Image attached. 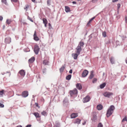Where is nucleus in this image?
Masks as SVG:
<instances>
[{
	"mask_svg": "<svg viewBox=\"0 0 127 127\" xmlns=\"http://www.w3.org/2000/svg\"><path fill=\"white\" fill-rule=\"evenodd\" d=\"M84 45V42L82 41H80L78 46L76 47V53L78 55H79L82 50V48L83 47Z\"/></svg>",
	"mask_w": 127,
	"mask_h": 127,
	"instance_id": "obj_1",
	"label": "nucleus"
},
{
	"mask_svg": "<svg viewBox=\"0 0 127 127\" xmlns=\"http://www.w3.org/2000/svg\"><path fill=\"white\" fill-rule=\"evenodd\" d=\"M115 109V107L113 105H111L110 107L109 108L107 111L106 113L107 117H109L112 114Z\"/></svg>",
	"mask_w": 127,
	"mask_h": 127,
	"instance_id": "obj_2",
	"label": "nucleus"
},
{
	"mask_svg": "<svg viewBox=\"0 0 127 127\" xmlns=\"http://www.w3.org/2000/svg\"><path fill=\"white\" fill-rule=\"evenodd\" d=\"M78 93V91L76 88L73 90H71L69 92L70 96H72L74 95H77Z\"/></svg>",
	"mask_w": 127,
	"mask_h": 127,
	"instance_id": "obj_3",
	"label": "nucleus"
},
{
	"mask_svg": "<svg viewBox=\"0 0 127 127\" xmlns=\"http://www.w3.org/2000/svg\"><path fill=\"white\" fill-rule=\"evenodd\" d=\"M113 94L112 93L109 92H105L104 93L103 95L105 97L109 98L111 96L113 95Z\"/></svg>",
	"mask_w": 127,
	"mask_h": 127,
	"instance_id": "obj_4",
	"label": "nucleus"
},
{
	"mask_svg": "<svg viewBox=\"0 0 127 127\" xmlns=\"http://www.w3.org/2000/svg\"><path fill=\"white\" fill-rule=\"evenodd\" d=\"M33 115L35 117L37 120L38 121H40L41 120V116H40L38 112H35L33 114Z\"/></svg>",
	"mask_w": 127,
	"mask_h": 127,
	"instance_id": "obj_5",
	"label": "nucleus"
},
{
	"mask_svg": "<svg viewBox=\"0 0 127 127\" xmlns=\"http://www.w3.org/2000/svg\"><path fill=\"white\" fill-rule=\"evenodd\" d=\"M39 50V49L38 45H35L34 50L36 54H38Z\"/></svg>",
	"mask_w": 127,
	"mask_h": 127,
	"instance_id": "obj_6",
	"label": "nucleus"
},
{
	"mask_svg": "<svg viewBox=\"0 0 127 127\" xmlns=\"http://www.w3.org/2000/svg\"><path fill=\"white\" fill-rule=\"evenodd\" d=\"M90 97L89 95L87 96L83 99V102L85 103L89 101L90 99Z\"/></svg>",
	"mask_w": 127,
	"mask_h": 127,
	"instance_id": "obj_7",
	"label": "nucleus"
},
{
	"mask_svg": "<svg viewBox=\"0 0 127 127\" xmlns=\"http://www.w3.org/2000/svg\"><path fill=\"white\" fill-rule=\"evenodd\" d=\"M88 71L86 70H84L82 72V76L83 77H86L88 74Z\"/></svg>",
	"mask_w": 127,
	"mask_h": 127,
	"instance_id": "obj_8",
	"label": "nucleus"
},
{
	"mask_svg": "<svg viewBox=\"0 0 127 127\" xmlns=\"http://www.w3.org/2000/svg\"><path fill=\"white\" fill-rule=\"evenodd\" d=\"M28 95V92L27 91H25L23 92L22 93V95L24 97H26Z\"/></svg>",
	"mask_w": 127,
	"mask_h": 127,
	"instance_id": "obj_9",
	"label": "nucleus"
},
{
	"mask_svg": "<svg viewBox=\"0 0 127 127\" xmlns=\"http://www.w3.org/2000/svg\"><path fill=\"white\" fill-rule=\"evenodd\" d=\"M76 88L79 90H81L82 89V86L81 84L77 83L76 84Z\"/></svg>",
	"mask_w": 127,
	"mask_h": 127,
	"instance_id": "obj_10",
	"label": "nucleus"
},
{
	"mask_svg": "<svg viewBox=\"0 0 127 127\" xmlns=\"http://www.w3.org/2000/svg\"><path fill=\"white\" fill-rule=\"evenodd\" d=\"M21 76H22L24 77L25 75V72L24 70H20L19 72Z\"/></svg>",
	"mask_w": 127,
	"mask_h": 127,
	"instance_id": "obj_11",
	"label": "nucleus"
},
{
	"mask_svg": "<svg viewBox=\"0 0 127 127\" xmlns=\"http://www.w3.org/2000/svg\"><path fill=\"white\" fill-rule=\"evenodd\" d=\"M81 120L78 118L76 119L74 122V123L75 124H77L79 125L80 123Z\"/></svg>",
	"mask_w": 127,
	"mask_h": 127,
	"instance_id": "obj_12",
	"label": "nucleus"
},
{
	"mask_svg": "<svg viewBox=\"0 0 127 127\" xmlns=\"http://www.w3.org/2000/svg\"><path fill=\"white\" fill-rule=\"evenodd\" d=\"M5 41L7 43H9L11 42V38L10 37L6 38L5 40Z\"/></svg>",
	"mask_w": 127,
	"mask_h": 127,
	"instance_id": "obj_13",
	"label": "nucleus"
},
{
	"mask_svg": "<svg viewBox=\"0 0 127 127\" xmlns=\"http://www.w3.org/2000/svg\"><path fill=\"white\" fill-rule=\"evenodd\" d=\"M35 60V58L34 57H32L28 61L29 64H31L33 63Z\"/></svg>",
	"mask_w": 127,
	"mask_h": 127,
	"instance_id": "obj_14",
	"label": "nucleus"
},
{
	"mask_svg": "<svg viewBox=\"0 0 127 127\" xmlns=\"http://www.w3.org/2000/svg\"><path fill=\"white\" fill-rule=\"evenodd\" d=\"M78 114L77 113H73L71 114L70 116L71 118H74L78 116Z\"/></svg>",
	"mask_w": 127,
	"mask_h": 127,
	"instance_id": "obj_15",
	"label": "nucleus"
},
{
	"mask_svg": "<svg viewBox=\"0 0 127 127\" xmlns=\"http://www.w3.org/2000/svg\"><path fill=\"white\" fill-rule=\"evenodd\" d=\"M93 114H94V115H93L92 120L95 121L97 119V117L96 114V113L95 112H94Z\"/></svg>",
	"mask_w": 127,
	"mask_h": 127,
	"instance_id": "obj_16",
	"label": "nucleus"
},
{
	"mask_svg": "<svg viewBox=\"0 0 127 127\" xmlns=\"http://www.w3.org/2000/svg\"><path fill=\"white\" fill-rule=\"evenodd\" d=\"M43 23L44 24L45 27H47V19L45 18L43 19Z\"/></svg>",
	"mask_w": 127,
	"mask_h": 127,
	"instance_id": "obj_17",
	"label": "nucleus"
},
{
	"mask_svg": "<svg viewBox=\"0 0 127 127\" xmlns=\"http://www.w3.org/2000/svg\"><path fill=\"white\" fill-rule=\"evenodd\" d=\"M77 53H73L72 54V56L73 57L74 59H77V56L78 55Z\"/></svg>",
	"mask_w": 127,
	"mask_h": 127,
	"instance_id": "obj_18",
	"label": "nucleus"
},
{
	"mask_svg": "<svg viewBox=\"0 0 127 127\" xmlns=\"http://www.w3.org/2000/svg\"><path fill=\"white\" fill-rule=\"evenodd\" d=\"M34 40L36 41H38L39 40V38L37 37L36 34V32L35 31L34 34Z\"/></svg>",
	"mask_w": 127,
	"mask_h": 127,
	"instance_id": "obj_19",
	"label": "nucleus"
},
{
	"mask_svg": "<svg viewBox=\"0 0 127 127\" xmlns=\"http://www.w3.org/2000/svg\"><path fill=\"white\" fill-rule=\"evenodd\" d=\"M97 108L99 110H101L103 108L101 104H99L97 106Z\"/></svg>",
	"mask_w": 127,
	"mask_h": 127,
	"instance_id": "obj_20",
	"label": "nucleus"
},
{
	"mask_svg": "<svg viewBox=\"0 0 127 127\" xmlns=\"http://www.w3.org/2000/svg\"><path fill=\"white\" fill-rule=\"evenodd\" d=\"M65 10L66 12H67L70 11V8L68 6H65Z\"/></svg>",
	"mask_w": 127,
	"mask_h": 127,
	"instance_id": "obj_21",
	"label": "nucleus"
},
{
	"mask_svg": "<svg viewBox=\"0 0 127 127\" xmlns=\"http://www.w3.org/2000/svg\"><path fill=\"white\" fill-rule=\"evenodd\" d=\"M95 17H94L92 18L88 22V23L87 24V25L88 26H90V24L91 22V21L93 20V19L95 18Z\"/></svg>",
	"mask_w": 127,
	"mask_h": 127,
	"instance_id": "obj_22",
	"label": "nucleus"
},
{
	"mask_svg": "<svg viewBox=\"0 0 127 127\" xmlns=\"http://www.w3.org/2000/svg\"><path fill=\"white\" fill-rule=\"evenodd\" d=\"M106 85V84L105 83H104L103 84H101L100 85V88L101 89H102Z\"/></svg>",
	"mask_w": 127,
	"mask_h": 127,
	"instance_id": "obj_23",
	"label": "nucleus"
},
{
	"mask_svg": "<svg viewBox=\"0 0 127 127\" xmlns=\"http://www.w3.org/2000/svg\"><path fill=\"white\" fill-rule=\"evenodd\" d=\"M3 94H4V90H2L1 91H0V97L2 96Z\"/></svg>",
	"mask_w": 127,
	"mask_h": 127,
	"instance_id": "obj_24",
	"label": "nucleus"
},
{
	"mask_svg": "<svg viewBox=\"0 0 127 127\" xmlns=\"http://www.w3.org/2000/svg\"><path fill=\"white\" fill-rule=\"evenodd\" d=\"M110 61L112 64H113L114 63V59L113 57H111L110 59Z\"/></svg>",
	"mask_w": 127,
	"mask_h": 127,
	"instance_id": "obj_25",
	"label": "nucleus"
},
{
	"mask_svg": "<svg viewBox=\"0 0 127 127\" xmlns=\"http://www.w3.org/2000/svg\"><path fill=\"white\" fill-rule=\"evenodd\" d=\"M12 21L10 19H7L6 22L8 25H9L11 23Z\"/></svg>",
	"mask_w": 127,
	"mask_h": 127,
	"instance_id": "obj_26",
	"label": "nucleus"
},
{
	"mask_svg": "<svg viewBox=\"0 0 127 127\" xmlns=\"http://www.w3.org/2000/svg\"><path fill=\"white\" fill-rule=\"evenodd\" d=\"M41 114L44 116H47V114L45 111H43L41 112Z\"/></svg>",
	"mask_w": 127,
	"mask_h": 127,
	"instance_id": "obj_27",
	"label": "nucleus"
},
{
	"mask_svg": "<svg viewBox=\"0 0 127 127\" xmlns=\"http://www.w3.org/2000/svg\"><path fill=\"white\" fill-rule=\"evenodd\" d=\"M94 75L93 72H92L90 76L89 77V78L90 79H92L94 77Z\"/></svg>",
	"mask_w": 127,
	"mask_h": 127,
	"instance_id": "obj_28",
	"label": "nucleus"
},
{
	"mask_svg": "<svg viewBox=\"0 0 127 127\" xmlns=\"http://www.w3.org/2000/svg\"><path fill=\"white\" fill-rule=\"evenodd\" d=\"M65 68V66H63L60 69V72H62Z\"/></svg>",
	"mask_w": 127,
	"mask_h": 127,
	"instance_id": "obj_29",
	"label": "nucleus"
},
{
	"mask_svg": "<svg viewBox=\"0 0 127 127\" xmlns=\"http://www.w3.org/2000/svg\"><path fill=\"white\" fill-rule=\"evenodd\" d=\"M1 2L2 3H4L6 5H7V2L6 0H1Z\"/></svg>",
	"mask_w": 127,
	"mask_h": 127,
	"instance_id": "obj_30",
	"label": "nucleus"
},
{
	"mask_svg": "<svg viewBox=\"0 0 127 127\" xmlns=\"http://www.w3.org/2000/svg\"><path fill=\"white\" fill-rule=\"evenodd\" d=\"M71 77V75H69L67 76H66V79L67 80H69L70 79Z\"/></svg>",
	"mask_w": 127,
	"mask_h": 127,
	"instance_id": "obj_31",
	"label": "nucleus"
},
{
	"mask_svg": "<svg viewBox=\"0 0 127 127\" xmlns=\"http://www.w3.org/2000/svg\"><path fill=\"white\" fill-rule=\"evenodd\" d=\"M49 62L46 60H44L43 62V64L45 65H48Z\"/></svg>",
	"mask_w": 127,
	"mask_h": 127,
	"instance_id": "obj_32",
	"label": "nucleus"
},
{
	"mask_svg": "<svg viewBox=\"0 0 127 127\" xmlns=\"http://www.w3.org/2000/svg\"><path fill=\"white\" fill-rule=\"evenodd\" d=\"M29 5H26L24 7V9L27 11L28 9L29 8Z\"/></svg>",
	"mask_w": 127,
	"mask_h": 127,
	"instance_id": "obj_33",
	"label": "nucleus"
},
{
	"mask_svg": "<svg viewBox=\"0 0 127 127\" xmlns=\"http://www.w3.org/2000/svg\"><path fill=\"white\" fill-rule=\"evenodd\" d=\"M60 124L59 123H57L55 124L54 127H60Z\"/></svg>",
	"mask_w": 127,
	"mask_h": 127,
	"instance_id": "obj_34",
	"label": "nucleus"
},
{
	"mask_svg": "<svg viewBox=\"0 0 127 127\" xmlns=\"http://www.w3.org/2000/svg\"><path fill=\"white\" fill-rule=\"evenodd\" d=\"M97 127H103V125L101 123H99L98 124Z\"/></svg>",
	"mask_w": 127,
	"mask_h": 127,
	"instance_id": "obj_35",
	"label": "nucleus"
},
{
	"mask_svg": "<svg viewBox=\"0 0 127 127\" xmlns=\"http://www.w3.org/2000/svg\"><path fill=\"white\" fill-rule=\"evenodd\" d=\"M97 79L96 78H94L93 79V83H94L96 82L97 81Z\"/></svg>",
	"mask_w": 127,
	"mask_h": 127,
	"instance_id": "obj_36",
	"label": "nucleus"
},
{
	"mask_svg": "<svg viewBox=\"0 0 127 127\" xmlns=\"http://www.w3.org/2000/svg\"><path fill=\"white\" fill-rule=\"evenodd\" d=\"M102 35L104 37H105L106 36V32H104L102 33Z\"/></svg>",
	"mask_w": 127,
	"mask_h": 127,
	"instance_id": "obj_37",
	"label": "nucleus"
},
{
	"mask_svg": "<svg viewBox=\"0 0 127 127\" xmlns=\"http://www.w3.org/2000/svg\"><path fill=\"white\" fill-rule=\"evenodd\" d=\"M47 4L48 5H50V0H48L47 1Z\"/></svg>",
	"mask_w": 127,
	"mask_h": 127,
	"instance_id": "obj_38",
	"label": "nucleus"
},
{
	"mask_svg": "<svg viewBox=\"0 0 127 127\" xmlns=\"http://www.w3.org/2000/svg\"><path fill=\"white\" fill-rule=\"evenodd\" d=\"M125 121H127V119H126V117H125L122 120V122H123Z\"/></svg>",
	"mask_w": 127,
	"mask_h": 127,
	"instance_id": "obj_39",
	"label": "nucleus"
},
{
	"mask_svg": "<svg viewBox=\"0 0 127 127\" xmlns=\"http://www.w3.org/2000/svg\"><path fill=\"white\" fill-rule=\"evenodd\" d=\"M48 26H49V28L50 29H51L52 28V27L51 26V25L50 23L48 24Z\"/></svg>",
	"mask_w": 127,
	"mask_h": 127,
	"instance_id": "obj_40",
	"label": "nucleus"
},
{
	"mask_svg": "<svg viewBox=\"0 0 127 127\" xmlns=\"http://www.w3.org/2000/svg\"><path fill=\"white\" fill-rule=\"evenodd\" d=\"M98 0H92V2L93 3H95Z\"/></svg>",
	"mask_w": 127,
	"mask_h": 127,
	"instance_id": "obj_41",
	"label": "nucleus"
},
{
	"mask_svg": "<svg viewBox=\"0 0 127 127\" xmlns=\"http://www.w3.org/2000/svg\"><path fill=\"white\" fill-rule=\"evenodd\" d=\"M117 6H118V8L117 9H119V8H120V7L121 6V5L120 4L118 3L117 4Z\"/></svg>",
	"mask_w": 127,
	"mask_h": 127,
	"instance_id": "obj_42",
	"label": "nucleus"
},
{
	"mask_svg": "<svg viewBox=\"0 0 127 127\" xmlns=\"http://www.w3.org/2000/svg\"><path fill=\"white\" fill-rule=\"evenodd\" d=\"M4 107V105L0 103V107Z\"/></svg>",
	"mask_w": 127,
	"mask_h": 127,
	"instance_id": "obj_43",
	"label": "nucleus"
},
{
	"mask_svg": "<svg viewBox=\"0 0 127 127\" xmlns=\"http://www.w3.org/2000/svg\"><path fill=\"white\" fill-rule=\"evenodd\" d=\"M125 21L126 23H127V16H125Z\"/></svg>",
	"mask_w": 127,
	"mask_h": 127,
	"instance_id": "obj_44",
	"label": "nucleus"
},
{
	"mask_svg": "<svg viewBox=\"0 0 127 127\" xmlns=\"http://www.w3.org/2000/svg\"><path fill=\"white\" fill-rule=\"evenodd\" d=\"M12 2H17L18 1V0H11Z\"/></svg>",
	"mask_w": 127,
	"mask_h": 127,
	"instance_id": "obj_45",
	"label": "nucleus"
},
{
	"mask_svg": "<svg viewBox=\"0 0 127 127\" xmlns=\"http://www.w3.org/2000/svg\"><path fill=\"white\" fill-rule=\"evenodd\" d=\"M2 19H3V17L1 16H0V20L1 21L2 20Z\"/></svg>",
	"mask_w": 127,
	"mask_h": 127,
	"instance_id": "obj_46",
	"label": "nucleus"
},
{
	"mask_svg": "<svg viewBox=\"0 0 127 127\" xmlns=\"http://www.w3.org/2000/svg\"><path fill=\"white\" fill-rule=\"evenodd\" d=\"M31 125H27L26 127H31Z\"/></svg>",
	"mask_w": 127,
	"mask_h": 127,
	"instance_id": "obj_47",
	"label": "nucleus"
},
{
	"mask_svg": "<svg viewBox=\"0 0 127 127\" xmlns=\"http://www.w3.org/2000/svg\"><path fill=\"white\" fill-rule=\"evenodd\" d=\"M69 72L70 73H71L72 72V69H71L69 71Z\"/></svg>",
	"mask_w": 127,
	"mask_h": 127,
	"instance_id": "obj_48",
	"label": "nucleus"
},
{
	"mask_svg": "<svg viewBox=\"0 0 127 127\" xmlns=\"http://www.w3.org/2000/svg\"><path fill=\"white\" fill-rule=\"evenodd\" d=\"M86 124V122H85V121H84L83 123H82V124L83 125H85Z\"/></svg>",
	"mask_w": 127,
	"mask_h": 127,
	"instance_id": "obj_49",
	"label": "nucleus"
},
{
	"mask_svg": "<svg viewBox=\"0 0 127 127\" xmlns=\"http://www.w3.org/2000/svg\"><path fill=\"white\" fill-rule=\"evenodd\" d=\"M72 3L73 4H76V2L75 1H73Z\"/></svg>",
	"mask_w": 127,
	"mask_h": 127,
	"instance_id": "obj_50",
	"label": "nucleus"
},
{
	"mask_svg": "<svg viewBox=\"0 0 127 127\" xmlns=\"http://www.w3.org/2000/svg\"><path fill=\"white\" fill-rule=\"evenodd\" d=\"M35 104L36 106L38 107V104L37 103H35Z\"/></svg>",
	"mask_w": 127,
	"mask_h": 127,
	"instance_id": "obj_51",
	"label": "nucleus"
},
{
	"mask_svg": "<svg viewBox=\"0 0 127 127\" xmlns=\"http://www.w3.org/2000/svg\"><path fill=\"white\" fill-rule=\"evenodd\" d=\"M125 61H126V63L127 64V57L126 58V59Z\"/></svg>",
	"mask_w": 127,
	"mask_h": 127,
	"instance_id": "obj_52",
	"label": "nucleus"
},
{
	"mask_svg": "<svg viewBox=\"0 0 127 127\" xmlns=\"http://www.w3.org/2000/svg\"><path fill=\"white\" fill-rule=\"evenodd\" d=\"M30 20L31 22H33V20H32V19H30Z\"/></svg>",
	"mask_w": 127,
	"mask_h": 127,
	"instance_id": "obj_53",
	"label": "nucleus"
},
{
	"mask_svg": "<svg viewBox=\"0 0 127 127\" xmlns=\"http://www.w3.org/2000/svg\"><path fill=\"white\" fill-rule=\"evenodd\" d=\"M16 127H22V126H17Z\"/></svg>",
	"mask_w": 127,
	"mask_h": 127,
	"instance_id": "obj_54",
	"label": "nucleus"
},
{
	"mask_svg": "<svg viewBox=\"0 0 127 127\" xmlns=\"http://www.w3.org/2000/svg\"><path fill=\"white\" fill-rule=\"evenodd\" d=\"M35 0H32V1L34 2Z\"/></svg>",
	"mask_w": 127,
	"mask_h": 127,
	"instance_id": "obj_55",
	"label": "nucleus"
},
{
	"mask_svg": "<svg viewBox=\"0 0 127 127\" xmlns=\"http://www.w3.org/2000/svg\"><path fill=\"white\" fill-rule=\"evenodd\" d=\"M105 75V73L104 72L103 73V75L104 76Z\"/></svg>",
	"mask_w": 127,
	"mask_h": 127,
	"instance_id": "obj_56",
	"label": "nucleus"
},
{
	"mask_svg": "<svg viewBox=\"0 0 127 127\" xmlns=\"http://www.w3.org/2000/svg\"><path fill=\"white\" fill-rule=\"evenodd\" d=\"M5 27V26H3V28H4V27Z\"/></svg>",
	"mask_w": 127,
	"mask_h": 127,
	"instance_id": "obj_57",
	"label": "nucleus"
},
{
	"mask_svg": "<svg viewBox=\"0 0 127 127\" xmlns=\"http://www.w3.org/2000/svg\"><path fill=\"white\" fill-rule=\"evenodd\" d=\"M78 0V1H81V0Z\"/></svg>",
	"mask_w": 127,
	"mask_h": 127,
	"instance_id": "obj_58",
	"label": "nucleus"
},
{
	"mask_svg": "<svg viewBox=\"0 0 127 127\" xmlns=\"http://www.w3.org/2000/svg\"><path fill=\"white\" fill-rule=\"evenodd\" d=\"M124 127L123 126V127Z\"/></svg>",
	"mask_w": 127,
	"mask_h": 127,
	"instance_id": "obj_59",
	"label": "nucleus"
}]
</instances>
